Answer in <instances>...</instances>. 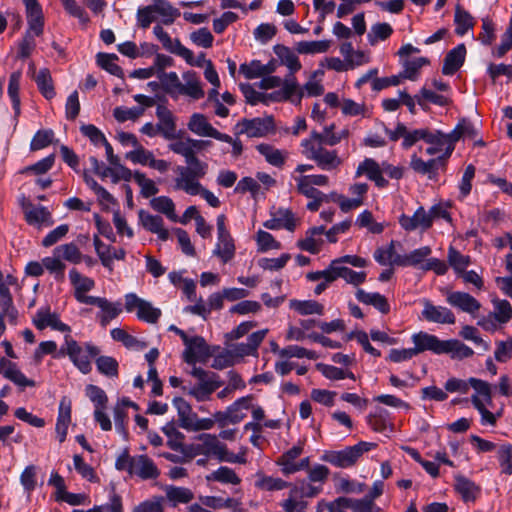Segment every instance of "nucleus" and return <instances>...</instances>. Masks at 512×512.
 <instances>
[{"label": "nucleus", "mask_w": 512, "mask_h": 512, "mask_svg": "<svg viewBox=\"0 0 512 512\" xmlns=\"http://www.w3.org/2000/svg\"><path fill=\"white\" fill-rule=\"evenodd\" d=\"M430 61L426 57H418L414 59H403L401 64L403 66V71L400 73V76L403 79H409L411 81H415L418 78L420 69L428 65Z\"/></svg>", "instance_id": "39"}, {"label": "nucleus", "mask_w": 512, "mask_h": 512, "mask_svg": "<svg viewBox=\"0 0 512 512\" xmlns=\"http://www.w3.org/2000/svg\"><path fill=\"white\" fill-rule=\"evenodd\" d=\"M110 333L113 340L121 342L126 348L143 349L146 346L121 328H114Z\"/></svg>", "instance_id": "60"}, {"label": "nucleus", "mask_w": 512, "mask_h": 512, "mask_svg": "<svg viewBox=\"0 0 512 512\" xmlns=\"http://www.w3.org/2000/svg\"><path fill=\"white\" fill-rule=\"evenodd\" d=\"M492 304L494 307L491 314L496 318L499 324H506L512 318V307L507 300L493 299Z\"/></svg>", "instance_id": "57"}, {"label": "nucleus", "mask_w": 512, "mask_h": 512, "mask_svg": "<svg viewBox=\"0 0 512 512\" xmlns=\"http://www.w3.org/2000/svg\"><path fill=\"white\" fill-rule=\"evenodd\" d=\"M53 254L73 264H78L82 261V253L73 242L57 246Z\"/></svg>", "instance_id": "45"}, {"label": "nucleus", "mask_w": 512, "mask_h": 512, "mask_svg": "<svg viewBox=\"0 0 512 512\" xmlns=\"http://www.w3.org/2000/svg\"><path fill=\"white\" fill-rule=\"evenodd\" d=\"M0 374H2L6 379L12 381L15 385L19 386L21 389L25 387H34L35 381L28 379L17 367V365L6 359L1 358L0 360Z\"/></svg>", "instance_id": "23"}, {"label": "nucleus", "mask_w": 512, "mask_h": 512, "mask_svg": "<svg viewBox=\"0 0 512 512\" xmlns=\"http://www.w3.org/2000/svg\"><path fill=\"white\" fill-rule=\"evenodd\" d=\"M100 354V349L91 342L83 345L78 343L71 334L64 335V341L58 351L57 357H68L73 365L83 374L92 370L91 360Z\"/></svg>", "instance_id": "1"}, {"label": "nucleus", "mask_w": 512, "mask_h": 512, "mask_svg": "<svg viewBox=\"0 0 512 512\" xmlns=\"http://www.w3.org/2000/svg\"><path fill=\"white\" fill-rule=\"evenodd\" d=\"M426 143L439 148V152L444 150V154L442 156L446 157L447 160L455 149L456 141L454 140L451 132L446 134L439 130H430Z\"/></svg>", "instance_id": "28"}, {"label": "nucleus", "mask_w": 512, "mask_h": 512, "mask_svg": "<svg viewBox=\"0 0 512 512\" xmlns=\"http://www.w3.org/2000/svg\"><path fill=\"white\" fill-rule=\"evenodd\" d=\"M329 47L330 42L327 40L300 41L296 44V51L299 54H317L326 52Z\"/></svg>", "instance_id": "58"}, {"label": "nucleus", "mask_w": 512, "mask_h": 512, "mask_svg": "<svg viewBox=\"0 0 512 512\" xmlns=\"http://www.w3.org/2000/svg\"><path fill=\"white\" fill-rule=\"evenodd\" d=\"M207 170L208 164L202 161L188 163L187 166H178L174 189L184 191L188 195H198L199 189L202 187L200 179L206 175Z\"/></svg>", "instance_id": "3"}, {"label": "nucleus", "mask_w": 512, "mask_h": 512, "mask_svg": "<svg viewBox=\"0 0 512 512\" xmlns=\"http://www.w3.org/2000/svg\"><path fill=\"white\" fill-rule=\"evenodd\" d=\"M158 118L157 128L159 133L167 140L176 138V121L173 113L164 105L156 108Z\"/></svg>", "instance_id": "24"}, {"label": "nucleus", "mask_w": 512, "mask_h": 512, "mask_svg": "<svg viewBox=\"0 0 512 512\" xmlns=\"http://www.w3.org/2000/svg\"><path fill=\"white\" fill-rule=\"evenodd\" d=\"M151 5L157 13V17L161 18V23L164 25H172L181 15L179 9L173 7L167 0H153Z\"/></svg>", "instance_id": "33"}, {"label": "nucleus", "mask_w": 512, "mask_h": 512, "mask_svg": "<svg viewBox=\"0 0 512 512\" xmlns=\"http://www.w3.org/2000/svg\"><path fill=\"white\" fill-rule=\"evenodd\" d=\"M356 299L365 304L371 305L375 309H377L382 314H387L390 311V305L385 296L381 295L378 292H366L363 289H358L356 291Z\"/></svg>", "instance_id": "31"}, {"label": "nucleus", "mask_w": 512, "mask_h": 512, "mask_svg": "<svg viewBox=\"0 0 512 512\" xmlns=\"http://www.w3.org/2000/svg\"><path fill=\"white\" fill-rule=\"evenodd\" d=\"M256 149L270 165L280 168L285 164L287 152L265 143L257 145Z\"/></svg>", "instance_id": "35"}, {"label": "nucleus", "mask_w": 512, "mask_h": 512, "mask_svg": "<svg viewBox=\"0 0 512 512\" xmlns=\"http://www.w3.org/2000/svg\"><path fill=\"white\" fill-rule=\"evenodd\" d=\"M334 127V124L325 126L322 133L313 130L308 138L303 139L301 141V147L303 148V152L310 151L311 146H313L316 149L317 147H324V145L329 146L328 141L331 135H328L327 133L330 130H333Z\"/></svg>", "instance_id": "37"}, {"label": "nucleus", "mask_w": 512, "mask_h": 512, "mask_svg": "<svg viewBox=\"0 0 512 512\" xmlns=\"http://www.w3.org/2000/svg\"><path fill=\"white\" fill-rule=\"evenodd\" d=\"M71 423V401L63 397L59 403L55 431L60 443L66 440L68 427Z\"/></svg>", "instance_id": "26"}, {"label": "nucleus", "mask_w": 512, "mask_h": 512, "mask_svg": "<svg viewBox=\"0 0 512 512\" xmlns=\"http://www.w3.org/2000/svg\"><path fill=\"white\" fill-rule=\"evenodd\" d=\"M446 302L462 312L474 315L481 308V303L472 295L461 291H449Z\"/></svg>", "instance_id": "15"}, {"label": "nucleus", "mask_w": 512, "mask_h": 512, "mask_svg": "<svg viewBox=\"0 0 512 512\" xmlns=\"http://www.w3.org/2000/svg\"><path fill=\"white\" fill-rule=\"evenodd\" d=\"M240 71L247 79L258 78L271 73L268 65H263L258 60H253L249 64H241Z\"/></svg>", "instance_id": "59"}, {"label": "nucleus", "mask_w": 512, "mask_h": 512, "mask_svg": "<svg viewBox=\"0 0 512 512\" xmlns=\"http://www.w3.org/2000/svg\"><path fill=\"white\" fill-rule=\"evenodd\" d=\"M184 345L183 360L189 365H195L197 362L205 363L211 356L210 348L201 336L191 337Z\"/></svg>", "instance_id": "10"}, {"label": "nucleus", "mask_w": 512, "mask_h": 512, "mask_svg": "<svg viewBox=\"0 0 512 512\" xmlns=\"http://www.w3.org/2000/svg\"><path fill=\"white\" fill-rule=\"evenodd\" d=\"M307 159L316 163V165L325 171L338 169L342 164V160L337 150H328L325 147L314 148L311 146L310 151L303 152Z\"/></svg>", "instance_id": "9"}, {"label": "nucleus", "mask_w": 512, "mask_h": 512, "mask_svg": "<svg viewBox=\"0 0 512 512\" xmlns=\"http://www.w3.org/2000/svg\"><path fill=\"white\" fill-rule=\"evenodd\" d=\"M377 447L376 443L360 441L339 451H325L321 460L339 468H348L357 463L365 452Z\"/></svg>", "instance_id": "5"}, {"label": "nucleus", "mask_w": 512, "mask_h": 512, "mask_svg": "<svg viewBox=\"0 0 512 512\" xmlns=\"http://www.w3.org/2000/svg\"><path fill=\"white\" fill-rule=\"evenodd\" d=\"M411 339L414 343L413 349L416 355L424 351H431L437 355L442 354L445 340H440L436 335L421 331L413 334Z\"/></svg>", "instance_id": "18"}, {"label": "nucleus", "mask_w": 512, "mask_h": 512, "mask_svg": "<svg viewBox=\"0 0 512 512\" xmlns=\"http://www.w3.org/2000/svg\"><path fill=\"white\" fill-rule=\"evenodd\" d=\"M252 400L253 396L248 395L237 399L234 403L227 407V414L230 416L231 424H237L246 417L244 410L250 409Z\"/></svg>", "instance_id": "36"}, {"label": "nucleus", "mask_w": 512, "mask_h": 512, "mask_svg": "<svg viewBox=\"0 0 512 512\" xmlns=\"http://www.w3.org/2000/svg\"><path fill=\"white\" fill-rule=\"evenodd\" d=\"M236 135H247L249 138L264 137L275 129L272 116L242 119L235 125Z\"/></svg>", "instance_id": "6"}, {"label": "nucleus", "mask_w": 512, "mask_h": 512, "mask_svg": "<svg viewBox=\"0 0 512 512\" xmlns=\"http://www.w3.org/2000/svg\"><path fill=\"white\" fill-rule=\"evenodd\" d=\"M163 433L168 437L167 445L174 451L182 449L184 434L178 430L174 422H168L162 427Z\"/></svg>", "instance_id": "52"}, {"label": "nucleus", "mask_w": 512, "mask_h": 512, "mask_svg": "<svg viewBox=\"0 0 512 512\" xmlns=\"http://www.w3.org/2000/svg\"><path fill=\"white\" fill-rule=\"evenodd\" d=\"M20 79H21V72H19V71L13 72L10 75L8 89H7L8 96L10 97L11 102H12V107H13V110L15 113V117H18L21 113L20 97H19Z\"/></svg>", "instance_id": "48"}, {"label": "nucleus", "mask_w": 512, "mask_h": 512, "mask_svg": "<svg viewBox=\"0 0 512 512\" xmlns=\"http://www.w3.org/2000/svg\"><path fill=\"white\" fill-rule=\"evenodd\" d=\"M465 56L466 47L463 43L450 50L444 58L442 73L444 75H453L456 73L463 65Z\"/></svg>", "instance_id": "27"}, {"label": "nucleus", "mask_w": 512, "mask_h": 512, "mask_svg": "<svg viewBox=\"0 0 512 512\" xmlns=\"http://www.w3.org/2000/svg\"><path fill=\"white\" fill-rule=\"evenodd\" d=\"M366 175L367 178L375 183L378 188H385L389 182L382 175L381 165L372 158H365L359 163L355 177Z\"/></svg>", "instance_id": "19"}, {"label": "nucleus", "mask_w": 512, "mask_h": 512, "mask_svg": "<svg viewBox=\"0 0 512 512\" xmlns=\"http://www.w3.org/2000/svg\"><path fill=\"white\" fill-rule=\"evenodd\" d=\"M125 310L127 312L137 311V318L141 321L154 324L162 315L159 308L154 307L149 301L138 297L135 293L125 295Z\"/></svg>", "instance_id": "7"}, {"label": "nucleus", "mask_w": 512, "mask_h": 512, "mask_svg": "<svg viewBox=\"0 0 512 512\" xmlns=\"http://www.w3.org/2000/svg\"><path fill=\"white\" fill-rule=\"evenodd\" d=\"M455 490L461 495L464 502H473L480 494V487L465 476H455Z\"/></svg>", "instance_id": "32"}, {"label": "nucleus", "mask_w": 512, "mask_h": 512, "mask_svg": "<svg viewBox=\"0 0 512 512\" xmlns=\"http://www.w3.org/2000/svg\"><path fill=\"white\" fill-rule=\"evenodd\" d=\"M157 77L159 78L165 93L169 94L172 98H177L179 96L181 81L179 80L176 72L157 73Z\"/></svg>", "instance_id": "49"}, {"label": "nucleus", "mask_w": 512, "mask_h": 512, "mask_svg": "<svg viewBox=\"0 0 512 512\" xmlns=\"http://www.w3.org/2000/svg\"><path fill=\"white\" fill-rule=\"evenodd\" d=\"M280 505L284 512H306L308 503L303 500L298 489L292 487L287 499L283 500Z\"/></svg>", "instance_id": "41"}, {"label": "nucleus", "mask_w": 512, "mask_h": 512, "mask_svg": "<svg viewBox=\"0 0 512 512\" xmlns=\"http://www.w3.org/2000/svg\"><path fill=\"white\" fill-rule=\"evenodd\" d=\"M454 22L456 25L455 33L460 36L465 35L474 25L470 13L464 10L460 5H457L455 8Z\"/></svg>", "instance_id": "50"}, {"label": "nucleus", "mask_w": 512, "mask_h": 512, "mask_svg": "<svg viewBox=\"0 0 512 512\" xmlns=\"http://www.w3.org/2000/svg\"><path fill=\"white\" fill-rule=\"evenodd\" d=\"M263 226L270 230L286 229L293 232L297 226V220L290 209L279 208L271 212V218L266 220Z\"/></svg>", "instance_id": "17"}, {"label": "nucleus", "mask_w": 512, "mask_h": 512, "mask_svg": "<svg viewBox=\"0 0 512 512\" xmlns=\"http://www.w3.org/2000/svg\"><path fill=\"white\" fill-rule=\"evenodd\" d=\"M166 499L172 507L187 504L194 499V493L186 487L168 486L165 490Z\"/></svg>", "instance_id": "38"}, {"label": "nucleus", "mask_w": 512, "mask_h": 512, "mask_svg": "<svg viewBox=\"0 0 512 512\" xmlns=\"http://www.w3.org/2000/svg\"><path fill=\"white\" fill-rule=\"evenodd\" d=\"M150 205L155 211L165 214L171 221H178V216L175 213V204L170 197H154L150 201Z\"/></svg>", "instance_id": "44"}, {"label": "nucleus", "mask_w": 512, "mask_h": 512, "mask_svg": "<svg viewBox=\"0 0 512 512\" xmlns=\"http://www.w3.org/2000/svg\"><path fill=\"white\" fill-rule=\"evenodd\" d=\"M432 250L429 246H423L413 250L407 255H403L402 258H397V266H417L421 264L426 257L431 254Z\"/></svg>", "instance_id": "47"}, {"label": "nucleus", "mask_w": 512, "mask_h": 512, "mask_svg": "<svg viewBox=\"0 0 512 512\" xmlns=\"http://www.w3.org/2000/svg\"><path fill=\"white\" fill-rule=\"evenodd\" d=\"M274 53L279 57L282 64L286 65L291 74L301 69V63L297 55L289 48L281 44H277L273 48Z\"/></svg>", "instance_id": "40"}, {"label": "nucleus", "mask_w": 512, "mask_h": 512, "mask_svg": "<svg viewBox=\"0 0 512 512\" xmlns=\"http://www.w3.org/2000/svg\"><path fill=\"white\" fill-rule=\"evenodd\" d=\"M33 324L38 330H44L50 327L53 330L71 334V327L60 320L57 313H52L50 309L40 308L33 317Z\"/></svg>", "instance_id": "12"}, {"label": "nucleus", "mask_w": 512, "mask_h": 512, "mask_svg": "<svg viewBox=\"0 0 512 512\" xmlns=\"http://www.w3.org/2000/svg\"><path fill=\"white\" fill-rule=\"evenodd\" d=\"M130 476H137L141 480H155L160 476V470L147 455H135L132 460Z\"/></svg>", "instance_id": "13"}, {"label": "nucleus", "mask_w": 512, "mask_h": 512, "mask_svg": "<svg viewBox=\"0 0 512 512\" xmlns=\"http://www.w3.org/2000/svg\"><path fill=\"white\" fill-rule=\"evenodd\" d=\"M281 358H308L315 360L318 355L315 351L308 350L298 345H289L278 351Z\"/></svg>", "instance_id": "56"}, {"label": "nucleus", "mask_w": 512, "mask_h": 512, "mask_svg": "<svg viewBox=\"0 0 512 512\" xmlns=\"http://www.w3.org/2000/svg\"><path fill=\"white\" fill-rule=\"evenodd\" d=\"M97 64L110 74L124 78L123 69L117 64L118 56L116 54L98 53Z\"/></svg>", "instance_id": "46"}, {"label": "nucleus", "mask_w": 512, "mask_h": 512, "mask_svg": "<svg viewBox=\"0 0 512 512\" xmlns=\"http://www.w3.org/2000/svg\"><path fill=\"white\" fill-rule=\"evenodd\" d=\"M25 219L28 224H43L48 222V225H51L53 221H51V213L44 206L32 207L29 210L25 211Z\"/></svg>", "instance_id": "55"}, {"label": "nucleus", "mask_w": 512, "mask_h": 512, "mask_svg": "<svg viewBox=\"0 0 512 512\" xmlns=\"http://www.w3.org/2000/svg\"><path fill=\"white\" fill-rule=\"evenodd\" d=\"M89 305H96L100 311L97 318L101 326L105 327L109 322L115 319L122 312V304L120 302H110L103 297H95L88 299Z\"/></svg>", "instance_id": "16"}, {"label": "nucleus", "mask_w": 512, "mask_h": 512, "mask_svg": "<svg viewBox=\"0 0 512 512\" xmlns=\"http://www.w3.org/2000/svg\"><path fill=\"white\" fill-rule=\"evenodd\" d=\"M388 412L384 409H378L374 414L367 416V424L375 432H385L390 425L387 421Z\"/></svg>", "instance_id": "63"}, {"label": "nucleus", "mask_w": 512, "mask_h": 512, "mask_svg": "<svg viewBox=\"0 0 512 512\" xmlns=\"http://www.w3.org/2000/svg\"><path fill=\"white\" fill-rule=\"evenodd\" d=\"M153 33L167 51L182 58H190L191 50L183 46L178 39L173 40L161 25H155Z\"/></svg>", "instance_id": "25"}, {"label": "nucleus", "mask_w": 512, "mask_h": 512, "mask_svg": "<svg viewBox=\"0 0 512 512\" xmlns=\"http://www.w3.org/2000/svg\"><path fill=\"white\" fill-rule=\"evenodd\" d=\"M422 317L432 323L437 324H454L456 317L454 313L447 307L434 305L428 299H423Z\"/></svg>", "instance_id": "14"}, {"label": "nucleus", "mask_w": 512, "mask_h": 512, "mask_svg": "<svg viewBox=\"0 0 512 512\" xmlns=\"http://www.w3.org/2000/svg\"><path fill=\"white\" fill-rule=\"evenodd\" d=\"M34 80L41 94L48 100L55 96V89L53 86L50 71L47 68L40 69Z\"/></svg>", "instance_id": "43"}, {"label": "nucleus", "mask_w": 512, "mask_h": 512, "mask_svg": "<svg viewBox=\"0 0 512 512\" xmlns=\"http://www.w3.org/2000/svg\"><path fill=\"white\" fill-rule=\"evenodd\" d=\"M213 254L219 257L223 263L229 262L235 255V245L232 236L218 237Z\"/></svg>", "instance_id": "42"}, {"label": "nucleus", "mask_w": 512, "mask_h": 512, "mask_svg": "<svg viewBox=\"0 0 512 512\" xmlns=\"http://www.w3.org/2000/svg\"><path fill=\"white\" fill-rule=\"evenodd\" d=\"M69 279L75 289L74 297L79 303L88 304V299L96 297L85 295L86 292L94 288L95 282L93 279L83 276L76 269L70 270Z\"/></svg>", "instance_id": "21"}, {"label": "nucleus", "mask_w": 512, "mask_h": 512, "mask_svg": "<svg viewBox=\"0 0 512 512\" xmlns=\"http://www.w3.org/2000/svg\"><path fill=\"white\" fill-rule=\"evenodd\" d=\"M403 255L397 254L395 252V242L391 241L390 244L386 247H380L376 249L374 252V259L380 265H397L395 262L397 258H402Z\"/></svg>", "instance_id": "54"}, {"label": "nucleus", "mask_w": 512, "mask_h": 512, "mask_svg": "<svg viewBox=\"0 0 512 512\" xmlns=\"http://www.w3.org/2000/svg\"><path fill=\"white\" fill-rule=\"evenodd\" d=\"M172 404L177 411L179 426L189 431L196 420L197 413L193 411L190 403L182 397H175Z\"/></svg>", "instance_id": "29"}, {"label": "nucleus", "mask_w": 512, "mask_h": 512, "mask_svg": "<svg viewBox=\"0 0 512 512\" xmlns=\"http://www.w3.org/2000/svg\"><path fill=\"white\" fill-rule=\"evenodd\" d=\"M96 366L98 371L107 377L118 376V362L110 356H99L96 358Z\"/></svg>", "instance_id": "62"}, {"label": "nucleus", "mask_w": 512, "mask_h": 512, "mask_svg": "<svg viewBox=\"0 0 512 512\" xmlns=\"http://www.w3.org/2000/svg\"><path fill=\"white\" fill-rule=\"evenodd\" d=\"M208 481H217L224 484L238 485L241 482L240 477L233 469L227 466H221L207 476Z\"/></svg>", "instance_id": "51"}, {"label": "nucleus", "mask_w": 512, "mask_h": 512, "mask_svg": "<svg viewBox=\"0 0 512 512\" xmlns=\"http://www.w3.org/2000/svg\"><path fill=\"white\" fill-rule=\"evenodd\" d=\"M188 129L202 137H211L218 141L229 143L232 146V156L238 158L243 152V144L239 138H232L214 128L205 115L194 113L188 122Z\"/></svg>", "instance_id": "2"}, {"label": "nucleus", "mask_w": 512, "mask_h": 512, "mask_svg": "<svg viewBox=\"0 0 512 512\" xmlns=\"http://www.w3.org/2000/svg\"><path fill=\"white\" fill-rule=\"evenodd\" d=\"M202 443L204 456L217 459L219 462L245 464L246 448H242L237 454L229 452L226 444L222 443L214 434L203 433L197 437Z\"/></svg>", "instance_id": "4"}, {"label": "nucleus", "mask_w": 512, "mask_h": 512, "mask_svg": "<svg viewBox=\"0 0 512 512\" xmlns=\"http://www.w3.org/2000/svg\"><path fill=\"white\" fill-rule=\"evenodd\" d=\"M446 165V157L439 156L436 158L429 159L428 161L423 160L417 154H413L410 158L409 166L417 174L427 175L430 180H434L438 176V170L444 168Z\"/></svg>", "instance_id": "11"}, {"label": "nucleus", "mask_w": 512, "mask_h": 512, "mask_svg": "<svg viewBox=\"0 0 512 512\" xmlns=\"http://www.w3.org/2000/svg\"><path fill=\"white\" fill-rule=\"evenodd\" d=\"M399 224L406 231H414L416 229L426 231L431 227V219L427 211L420 206L412 216L402 214L399 217Z\"/></svg>", "instance_id": "22"}, {"label": "nucleus", "mask_w": 512, "mask_h": 512, "mask_svg": "<svg viewBox=\"0 0 512 512\" xmlns=\"http://www.w3.org/2000/svg\"><path fill=\"white\" fill-rule=\"evenodd\" d=\"M392 33L393 28L389 23H376L371 26V29L367 35V39L371 45H375L379 41H384L388 39L392 35Z\"/></svg>", "instance_id": "53"}, {"label": "nucleus", "mask_w": 512, "mask_h": 512, "mask_svg": "<svg viewBox=\"0 0 512 512\" xmlns=\"http://www.w3.org/2000/svg\"><path fill=\"white\" fill-rule=\"evenodd\" d=\"M185 83H181L179 95H186L194 100L204 97V91L201 87L199 78L194 71H187L183 74Z\"/></svg>", "instance_id": "30"}, {"label": "nucleus", "mask_w": 512, "mask_h": 512, "mask_svg": "<svg viewBox=\"0 0 512 512\" xmlns=\"http://www.w3.org/2000/svg\"><path fill=\"white\" fill-rule=\"evenodd\" d=\"M497 457L501 472L507 475L512 474V445L503 444L497 450Z\"/></svg>", "instance_id": "64"}, {"label": "nucleus", "mask_w": 512, "mask_h": 512, "mask_svg": "<svg viewBox=\"0 0 512 512\" xmlns=\"http://www.w3.org/2000/svg\"><path fill=\"white\" fill-rule=\"evenodd\" d=\"M442 354H450L452 359L462 360L472 357L474 351L457 339H449L444 341Z\"/></svg>", "instance_id": "34"}, {"label": "nucleus", "mask_w": 512, "mask_h": 512, "mask_svg": "<svg viewBox=\"0 0 512 512\" xmlns=\"http://www.w3.org/2000/svg\"><path fill=\"white\" fill-rule=\"evenodd\" d=\"M223 385V382L220 380V377L212 373L211 380H207L203 383H198L197 385L187 389V387L182 386L183 392H186L188 395L194 397L198 402L208 401L210 396L214 391H216L219 387Z\"/></svg>", "instance_id": "20"}, {"label": "nucleus", "mask_w": 512, "mask_h": 512, "mask_svg": "<svg viewBox=\"0 0 512 512\" xmlns=\"http://www.w3.org/2000/svg\"><path fill=\"white\" fill-rule=\"evenodd\" d=\"M268 333V329L258 330L250 334L246 342L237 343L231 345L228 350V356H231L232 360L242 359L245 356H256L257 350L260 344L265 339Z\"/></svg>", "instance_id": "8"}, {"label": "nucleus", "mask_w": 512, "mask_h": 512, "mask_svg": "<svg viewBox=\"0 0 512 512\" xmlns=\"http://www.w3.org/2000/svg\"><path fill=\"white\" fill-rule=\"evenodd\" d=\"M291 307L301 315L323 314V306L314 300L291 301Z\"/></svg>", "instance_id": "61"}]
</instances>
